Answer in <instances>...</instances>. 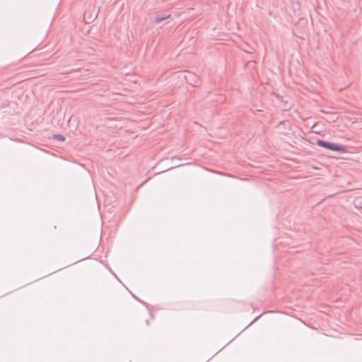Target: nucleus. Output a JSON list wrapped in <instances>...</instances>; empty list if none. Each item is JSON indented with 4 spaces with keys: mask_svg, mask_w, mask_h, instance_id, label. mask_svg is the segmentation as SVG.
Segmentation results:
<instances>
[{
    "mask_svg": "<svg viewBox=\"0 0 362 362\" xmlns=\"http://www.w3.org/2000/svg\"><path fill=\"white\" fill-rule=\"evenodd\" d=\"M55 137L59 140V141H64L65 140V138L64 136L61 135V134H57L55 136Z\"/></svg>",
    "mask_w": 362,
    "mask_h": 362,
    "instance_id": "nucleus-3",
    "label": "nucleus"
},
{
    "mask_svg": "<svg viewBox=\"0 0 362 362\" xmlns=\"http://www.w3.org/2000/svg\"><path fill=\"white\" fill-rule=\"evenodd\" d=\"M171 16L170 14H168V15H165V16H160V15H157L155 18V22L156 23H161L162 21H165V20H167L168 18H170Z\"/></svg>",
    "mask_w": 362,
    "mask_h": 362,
    "instance_id": "nucleus-2",
    "label": "nucleus"
},
{
    "mask_svg": "<svg viewBox=\"0 0 362 362\" xmlns=\"http://www.w3.org/2000/svg\"><path fill=\"white\" fill-rule=\"evenodd\" d=\"M316 144L318 146L334 151H338V152H345L346 151V147L342 145L337 144L336 143H332L329 141H326L321 139H317L316 141Z\"/></svg>",
    "mask_w": 362,
    "mask_h": 362,
    "instance_id": "nucleus-1",
    "label": "nucleus"
}]
</instances>
